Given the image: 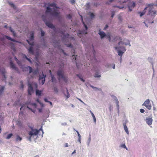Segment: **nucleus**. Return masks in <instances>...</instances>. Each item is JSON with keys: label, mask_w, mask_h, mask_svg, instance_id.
Segmentation results:
<instances>
[{"label": "nucleus", "mask_w": 157, "mask_h": 157, "mask_svg": "<svg viewBox=\"0 0 157 157\" xmlns=\"http://www.w3.org/2000/svg\"><path fill=\"white\" fill-rule=\"evenodd\" d=\"M57 10H46L45 15H42V18L45 23L46 25L48 27L54 29L55 26L50 22L47 21V19L49 18H52L53 17H59V13L57 11Z\"/></svg>", "instance_id": "nucleus-1"}, {"label": "nucleus", "mask_w": 157, "mask_h": 157, "mask_svg": "<svg viewBox=\"0 0 157 157\" xmlns=\"http://www.w3.org/2000/svg\"><path fill=\"white\" fill-rule=\"evenodd\" d=\"M29 127L31 129V131L28 132V133L29 136L27 137V138L30 141H31V138L32 137H33L34 136L37 135L40 131H42L43 134L44 133L42 128V127H41L38 130L36 129H33L32 127L29 126Z\"/></svg>", "instance_id": "nucleus-2"}, {"label": "nucleus", "mask_w": 157, "mask_h": 157, "mask_svg": "<svg viewBox=\"0 0 157 157\" xmlns=\"http://www.w3.org/2000/svg\"><path fill=\"white\" fill-rule=\"evenodd\" d=\"M57 75L59 77V80H60V78H62L65 82H68L67 78L64 75V71L63 70L58 71Z\"/></svg>", "instance_id": "nucleus-3"}, {"label": "nucleus", "mask_w": 157, "mask_h": 157, "mask_svg": "<svg viewBox=\"0 0 157 157\" xmlns=\"http://www.w3.org/2000/svg\"><path fill=\"white\" fill-rule=\"evenodd\" d=\"M44 7H46V10H52L50 7H53L54 9H58V7L57 6V4L55 2L51 3H44L43 6Z\"/></svg>", "instance_id": "nucleus-4"}, {"label": "nucleus", "mask_w": 157, "mask_h": 157, "mask_svg": "<svg viewBox=\"0 0 157 157\" xmlns=\"http://www.w3.org/2000/svg\"><path fill=\"white\" fill-rule=\"evenodd\" d=\"M142 105L145 106L149 110H150L151 109V105L149 99L146 100L142 104Z\"/></svg>", "instance_id": "nucleus-5"}, {"label": "nucleus", "mask_w": 157, "mask_h": 157, "mask_svg": "<svg viewBox=\"0 0 157 157\" xmlns=\"http://www.w3.org/2000/svg\"><path fill=\"white\" fill-rule=\"evenodd\" d=\"M21 68L22 69V71H27L29 69V73L30 74L33 72V69L30 66H28L27 67H25L24 66H22L21 67Z\"/></svg>", "instance_id": "nucleus-6"}, {"label": "nucleus", "mask_w": 157, "mask_h": 157, "mask_svg": "<svg viewBox=\"0 0 157 157\" xmlns=\"http://www.w3.org/2000/svg\"><path fill=\"white\" fill-rule=\"evenodd\" d=\"M28 94L29 95H31L32 94L33 92V87L32 86V85L29 83L28 85Z\"/></svg>", "instance_id": "nucleus-7"}, {"label": "nucleus", "mask_w": 157, "mask_h": 157, "mask_svg": "<svg viewBox=\"0 0 157 157\" xmlns=\"http://www.w3.org/2000/svg\"><path fill=\"white\" fill-rule=\"evenodd\" d=\"M11 68H13L18 73H19V71L18 68L15 66V65L13 63L12 61H11L10 62Z\"/></svg>", "instance_id": "nucleus-8"}, {"label": "nucleus", "mask_w": 157, "mask_h": 157, "mask_svg": "<svg viewBox=\"0 0 157 157\" xmlns=\"http://www.w3.org/2000/svg\"><path fill=\"white\" fill-rule=\"evenodd\" d=\"M45 77L46 75H44L43 73L42 76H40L39 77V80L40 82H41L42 85H43L45 82Z\"/></svg>", "instance_id": "nucleus-9"}, {"label": "nucleus", "mask_w": 157, "mask_h": 157, "mask_svg": "<svg viewBox=\"0 0 157 157\" xmlns=\"http://www.w3.org/2000/svg\"><path fill=\"white\" fill-rule=\"evenodd\" d=\"M147 123L149 125H151L152 122L153 120L152 118H147L146 120Z\"/></svg>", "instance_id": "nucleus-10"}, {"label": "nucleus", "mask_w": 157, "mask_h": 157, "mask_svg": "<svg viewBox=\"0 0 157 157\" xmlns=\"http://www.w3.org/2000/svg\"><path fill=\"white\" fill-rule=\"evenodd\" d=\"M98 34L100 36L101 39L103 38L106 36L105 33L103 31H101L100 30H99Z\"/></svg>", "instance_id": "nucleus-11"}, {"label": "nucleus", "mask_w": 157, "mask_h": 157, "mask_svg": "<svg viewBox=\"0 0 157 157\" xmlns=\"http://www.w3.org/2000/svg\"><path fill=\"white\" fill-rule=\"evenodd\" d=\"M148 13L149 15L154 17L156 14V10H149Z\"/></svg>", "instance_id": "nucleus-12"}, {"label": "nucleus", "mask_w": 157, "mask_h": 157, "mask_svg": "<svg viewBox=\"0 0 157 157\" xmlns=\"http://www.w3.org/2000/svg\"><path fill=\"white\" fill-rule=\"evenodd\" d=\"M126 40L127 42H123L122 41H120L118 43V45H120L121 44H125L126 45L129 44H130V42L129 40Z\"/></svg>", "instance_id": "nucleus-13"}, {"label": "nucleus", "mask_w": 157, "mask_h": 157, "mask_svg": "<svg viewBox=\"0 0 157 157\" xmlns=\"http://www.w3.org/2000/svg\"><path fill=\"white\" fill-rule=\"evenodd\" d=\"M5 38L8 39V40H11V41H13V42H17V43H18L19 42L18 41H17V40H15L14 39H12L10 37H9V36H5Z\"/></svg>", "instance_id": "nucleus-14"}, {"label": "nucleus", "mask_w": 157, "mask_h": 157, "mask_svg": "<svg viewBox=\"0 0 157 157\" xmlns=\"http://www.w3.org/2000/svg\"><path fill=\"white\" fill-rule=\"evenodd\" d=\"M42 92V90H36V95L37 96H40L41 95V94Z\"/></svg>", "instance_id": "nucleus-15"}, {"label": "nucleus", "mask_w": 157, "mask_h": 157, "mask_svg": "<svg viewBox=\"0 0 157 157\" xmlns=\"http://www.w3.org/2000/svg\"><path fill=\"white\" fill-rule=\"evenodd\" d=\"M123 125H124V128L125 131V132H126V133L127 134H128L129 132H128V128H127L126 124H123Z\"/></svg>", "instance_id": "nucleus-16"}, {"label": "nucleus", "mask_w": 157, "mask_h": 157, "mask_svg": "<svg viewBox=\"0 0 157 157\" xmlns=\"http://www.w3.org/2000/svg\"><path fill=\"white\" fill-rule=\"evenodd\" d=\"M29 53L33 54V48L32 46H30L28 49Z\"/></svg>", "instance_id": "nucleus-17"}, {"label": "nucleus", "mask_w": 157, "mask_h": 157, "mask_svg": "<svg viewBox=\"0 0 157 157\" xmlns=\"http://www.w3.org/2000/svg\"><path fill=\"white\" fill-rule=\"evenodd\" d=\"M22 140V138L20 137L19 135H17L16 140V141H21Z\"/></svg>", "instance_id": "nucleus-18"}, {"label": "nucleus", "mask_w": 157, "mask_h": 157, "mask_svg": "<svg viewBox=\"0 0 157 157\" xmlns=\"http://www.w3.org/2000/svg\"><path fill=\"white\" fill-rule=\"evenodd\" d=\"M147 8L149 9V10H152L153 9V6L151 5H149L147 7H145L144 10H146Z\"/></svg>", "instance_id": "nucleus-19"}, {"label": "nucleus", "mask_w": 157, "mask_h": 157, "mask_svg": "<svg viewBox=\"0 0 157 157\" xmlns=\"http://www.w3.org/2000/svg\"><path fill=\"white\" fill-rule=\"evenodd\" d=\"M81 16V20H82V23L84 25V26L85 28V29L86 30H87V25L85 24V23L84 22L83 20V18H82V15H80Z\"/></svg>", "instance_id": "nucleus-20"}, {"label": "nucleus", "mask_w": 157, "mask_h": 157, "mask_svg": "<svg viewBox=\"0 0 157 157\" xmlns=\"http://www.w3.org/2000/svg\"><path fill=\"white\" fill-rule=\"evenodd\" d=\"M23 57L24 58H25L27 60H28L30 63H32V62L31 59L28 58L25 55H23Z\"/></svg>", "instance_id": "nucleus-21"}, {"label": "nucleus", "mask_w": 157, "mask_h": 157, "mask_svg": "<svg viewBox=\"0 0 157 157\" xmlns=\"http://www.w3.org/2000/svg\"><path fill=\"white\" fill-rule=\"evenodd\" d=\"M88 14L90 16V18L91 19H93L95 15L93 13H91L90 12H89Z\"/></svg>", "instance_id": "nucleus-22"}, {"label": "nucleus", "mask_w": 157, "mask_h": 157, "mask_svg": "<svg viewBox=\"0 0 157 157\" xmlns=\"http://www.w3.org/2000/svg\"><path fill=\"white\" fill-rule=\"evenodd\" d=\"M33 74L34 75H36L37 74L38 72V69H36V70H34L33 71Z\"/></svg>", "instance_id": "nucleus-23"}, {"label": "nucleus", "mask_w": 157, "mask_h": 157, "mask_svg": "<svg viewBox=\"0 0 157 157\" xmlns=\"http://www.w3.org/2000/svg\"><path fill=\"white\" fill-rule=\"evenodd\" d=\"M52 81L53 82H55L56 81V79L55 78L54 75H51Z\"/></svg>", "instance_id": "nucleus-24"}, {"label": "nucleus", "mask_w": 157, "mask_h": 157, "mask_svg": "<svg viewBox=\"0 0 157 157\" xmlns=\"http://www.w3.org/2000/svg\"><path fill=\"white\" fill-rule=\"evenodd\" d=\"M5 88L4 86H2L0 89V95L2 94Z\"/></svg>", "instance_id": "nucleus-25"}, {"label": "nucleus", "mask_w": 157, "mask_h": 157, "mask_svg": "<svg viewBox=\"0 0 157 157\" xmlns=\"http://www.w3.org/2000/svg\"><path fill=\"white\" fill-rule=\"evenodd\" d=\"M10 31L13 33V36H16V33H15L14 31L13 30V29H12V28H11V27H10Z\"/></svg>", "instance_id": "nucleus-26"}, {"label": "nucleus", "mask_w": 157, "mask_h": 157, "mask_svg": "<svg viewBox=\"0 0 157 157\" xmlns=\"http://www.w3.org/2000/svg\"><path fill=\"white\" fill-rule=\"evenodd\" d=\"M30 40L32 41H33L34 40V33H32L30 34Z\"/></svg>", "instance_id": "nucleus-27"}, {"label": "nucleus", "mask_w": 157, "mask_h": 157, "mask_svg": "<svg viewBox=\"0 0 157 157\" xmlns=\"http://www.w3.org/2000/svg\"><path fill=\"white\" fill-rule=\"evenodd\" d=\"M16 62L17 64L19 65V66L21 67H22L23 65H22L21 62L20 60H18Z\"/></svg>", "instance_id": "nucleus-28"}, {"label": "nucleus", "mask_w": 157, "mask_h": 157, "mask_svg": "<svg viewBox=\"0 0 157 157\" xmlns=\"http://www.w3.org/2000/svg\"><path fill=\"white\" fill-rule=\"evenodd\" d=\"M94 77H101V75H99L98 72H96L95 74Z\"/></svg>", "instance_id": "nucleus-29"}, {"label": "nucleus", "mask_w": 157, "mask_h": 157, "mask_svg": "<svg viewBox=\"0 0 157 157\" xmlns=\"http://www.w3.org/2000/svg\"><path fill=\"white\" fill-rule=\"evenodd\" d=\"M66 89H67V95H66L65 96H66L67 98H68L70 97V94L68 91L67 89V88Z\"/></svg>", "instance_id": "nucleus-30"}, {"label": "nucleus", "mask_w": 157, "mask_h": 157, "mask_svg": "<svg viewBox=\"0 0 157 157\" xmlns=\"http://www.w3.org/2000/svg\"><path fill=\"white\" fill-rule=\"evenodd\" d=\"M117 51L119 56H122L124 52L120 50H118Z\"/></svg>", "instance_id": "nucleus-31"}, {"label": "nucleus", "mask_w": 157, "mask_h": 157, "mask_svg": "<svg viewBox=\"0 0 157 157\" xmlns=\"http://www.w3.org/2000/svg\"><path fill=\"white\" fill-rule=\"evenodd\" d=\"M73 54H72L73 55H72V57H73V59H75V60H76V56H75V51L74 50H73Z\"/></svg>", "instance_id": "nucleus-32"}, {"label": "nucleus", "mask_w": 157, "mask_h": 157, "mask_svg": "<svg viewBox=\"0 0 157 157\" xmlns=\"http://www.w3.org/2000/svg\"><path fill=\"white\" fill-rule=\"evenodd\" d=\"M77 76L78 77L80 80L83 82H85V80L80 75L78 74L77 75Z\"/></svg>", "instance_id": "nucleus-33"}, {"label": "nucleus", "mask_w": 157, "mask_h": 157, "mask_svg": "<svg viewBox=\"0 0 157 157\" xmlns=\"http://www.w3.org/2000/svg\"><path fill=\"white\" fill-rule=\"evenodd\" d=\"M13 136L12 134V133L10 134L7 135V137H6V139H9L11 137V136Z\"/></svg>", "instance_id": "nucleus-34"}, {"label": "nucleus", "mask_w": 157, "mask_h": 157, "mask_svg": "<svg viewBox=\"0 0 157 157\" xmlns=\"http://www.w3.org/2000/svg\"><path fill=\"white\" fill-rule=\"evenodd\" d=\"M74 130L77 133V134H78V138L79 137H81V136L80 135V134H79L78 132L77 131V130H75V129L74 128Z\"/></svg>", "instance_id": "nucleus-35"}, {"label": "nucleus", "mask_w": 157, "mask_h": 157, "mask_svg": "<svg viewBox=\"0 0 157 157\" xmlns=\"http://www.w3.org/2000/svg\"><path fill=\"white\" fill-rule=\"evenodd\" d=\"M121 147H123V148H124L126 149L127 150H128V149H127V147H126V146L125 144H122L121 145Z\"/></svg>", "instance_id": "nucleus-36"}, {"label": "nucleus", "mask_w": 157, "mask_h": 157, "mask_svg": "<svg viewBox=\"0 0 157 157\" xmlns=\"http://www.w3.org/2000/svg\"><path fill=\"white\" fill-rule=\"evenodd\" d=\"M91 87L93 88V89H95L96 90H98L100 91H101V88H98L97 87H95L93 86H91Z\"/></svg>", "instance_id": "nucleus-37"}, {"label": "nucleus", "mask_w": 157, "mask_h": 157, "mask_svg": "<svg viewBox=\"0 0 157 157\" xmlns=\"http://www.w3.org/2000/svg\"><path fill=\"white\" fill-rule=\"evenodd\" d=\"M33 85L34 86H35V87L36 89H37V84L36 83H33Z\"/></svg>", "instance_id": "nucleus-38"}, {"label": "nucleus", "mask_w": 157, "mask_h": 157, "mask_svg": "<svg viewBox=\"0 0 157 157\" xmlns=\"http://www.w3.org/2000/svg\"><path fill=\"white\" fill-rule=\"evenodd\" d=\"M131 7H134L136 6V4L134 2H132V3H131Z\"/></svg>", "instance_id": "nucleus-39"}, {"label": "nucleus", "mask_w": 157, "mask_h": 157, "mask_svg": "<svg viewBox=\"0 0 157 157\" xmlns=\"http://www.w3.org/2000/svg\"><path fill=\"white\" fill-rule=\"evenodd\" d=\"M67 17L69 19H71V18L72 17L71 15L70 14L67 15Z\"/></svg>", "instance_id": "nucleus-40"}, {"label": "nucleus", "mask_w": 157, "mask_h": 157, "mask_svg": "<svg viewBox=\"0 0 157 157\" xmlns=\"http://www.w3.org/2000/svg\"><path fill=\"white\" fill-rule=\"evenodd\" d=\"M20 83H21V88L22 89H23L24 87V86L23 84L22 81H21Z\"/></svg>", "instance_id": "nucleus-41"}, {"label": "nucleus", "mask_w": 157, "mask_h": 157, "mask_svg": "<svg viewBox=\"0 0 157 157\" xmlns=\"http://www.w3.org/2000/svg\"><path fill=\"white\" fill-rule=\"evenodd\" d=\"M139 13L140 14V17H141L145 14V12H142V13L140 12Z\"/></svg>", "instance_id": "nucleus-42"}, {"label": "nucleus", "mask_w": 157, "mask_h": 157, "mask_svg": "<svg viewBox=\"0 0 157 157\" xmlns=\"http://www.w3.org/2000/svg\"><path fill=\"white\" fill-rule=\"evenodd\" d=\"M44 32L42 30H41V36H44Z\"/></svg>", "instance_id": "nucleus-43"}, {"label": "nucleus", "mask_w": 157, "mask_h": 157, "mask_svg": "<svg viewBox=\"0 0 157 157\" xmlns=\"http://www.w3.org/2000/svg\"><path fill=\"white\" fill-rule=\"evenodd\" d=\"M27 41L28 43L30 45H33L34 44V43L32 42L31 43H29V41L28 40H27Z\"/></svg>", "instance_id": "nucleus-44"}, {"label": "nucleus", "mask_w": 157, "mask_h": 157, "mask_svg": "<svg viewBox=\"0 0 157 157\" xmlns=\"http://www.w3.org/2000/svg\"><path fill=\"white\" fill-rule=\"evenodd\" d=\"M140 111L141 113H144L145 112V110L144 109H140Z\"/></svg>", "instance_id": "nucleus-45"}, {"label": "nucleus", "mask_w": 157, "mask_h": 157, "mask_svg": "<svg viewBox=\"0 0 157 157\" xmlns=\"http://www.w3.org/2000/svg\"><path fill=\"white\" fill-rule=\"evenodd\" d=\"M11 44H13V46H11L12 48L14 51L15 50V48L13 44V43H11Z\"/></svg>", "instance_id": "nucleus-46"}, {"label": "nucleus", "mask_w": 157, "mask_h": 157, "mask_svg": "<svg viewBox=\"0 0 157 157\" xmlns=\"http://www.w3.org/2000/svg\"><path fill=\"white\" fill-rule=\"evenodd\" d=\"M82 34V33L81 32L79 31V33H78V36H79L80 37H81L80 35H81Z\"/></svg>", "instance_id": "nucleus-47"}, {"label": "nucleus", "mask_w": 157, "mask_h": 157, "mask_svg": "<svg viewBox=\"0 0 157 157\" xmlns=\"http://www.w3.org/2000/svg\"><path fill=\"white\" fill-rule=\"evenodd\" d=\"M90 113L92 115V116L93 117H93H95L94 114V113H93V112L91 110H90Z\"/></svg>", "instance_id": "nucleus-48"}, {"label": "nucleus", "mask_w": 157, "mask_h": 157, "mask_svg": "<svg viewBox=\"0 0 157 157\" xmlns=\"http://www.w3.org/2000/svg\"><path fill=\"white\" fill-rule=\"evenodd\" d=\"M54 90L55 92L56 93H57L58 92V89L56 87H55L54 88Z\"/></svg>", "instance_id": "nucleus-49"}, {"label": "nucleus", "mask_w": 157, "mask_h": 157, "mask_svg": "<svg viewBox=\"0 0 157 157\" xmlns=\"http://www.w3.org/2000/svg\"><path fill=\"white\" fill-rule=\"evenodd\" d=\"M116 104L117 105V106L118 107H119V101L117 100V99L116 98Z\"/></svg>", "instance_id": "nucleus-50"}, {"label": "nucleus", "mask_w": 157, "mask_h": 157, "mask_svg": "<svg viewBox=\"0 0 157 157\" xmlns=\"http://www.w3.org/2000/svg\"><path fill=\"white\" fill-rule=\"evenodd\" d=\"M70 2H71V3L72 4H74L75 3V0H71V1H70Z\"/></svg>", "instance_id": "nucleus-51"}, {"label": "nucleus", "mask_w": 157, "mask_h": 157, "mask_svg": "<svg viewBox=\"0 0 157 157\" xmlns=\"http://www.w3.org/2000/svg\"><path fill=\"white\" fill-rule=\"evenodd\" d=\"M5 70H4V71H2V74H3V76L5 78H6V77L5 75Z\"/></svg>", "instance_id": "nucleus-52"}, {"label": "nucleus", "mask_w": 157, "mask_h": 157, "mask_svg": "<svg viewBox=\"0 0 157 157\" xmlns=\"http://www.w3.org/2000/svg\"><path fill=\"white\" fill-rule=\"evenodd\" d=\"M114 14H115V12L114 11L112 12V15H111V17L112 18H113V17Z\"/></svg>", "instance_id": "nucleus-53"}, {"label": "nucleus", "mask_w": 157, "mask_h": 157, "mask_svg": "<svg viewBox=\"0 0 157 157\" xmlns=\"http://www.w3.org/2000/svg\"><path fill=\"white\" fill-rule=\"evenodd\" d=\"M32 104L33 106H34L35 107L37 106V105L36 103H32Z\"/></svg>", "instance_id": "nucleus-54"}, {"label": "nucleus", "mask_w": 157, "mask_h": 157, "mask_svg": "<svg viewBox=\"0 0 157 157\" xmlns=\"http://www.w3.org/2000/svg\"><path fill=\"white\" fill-rule=\"evenodd\" d=\"M108 27V25H106L105 26V27L104 28V30H106L107 28Z\"/></svg>", "instance_id": "nucleus-55"}, {"label": "nucleus", "mask_w": 157, "mask_h": 157, "mask_svg": "<svg viewBox=\"0 0 157 157\" xmlns=\"http://www.w3.org/2000/svg\"><path fill=\"white\" fill-rule=\"evenodd\" d=\"M44 101L46 102H49V101H48V100L46 98H45L44 99Z\"/></svg>", "instance_id": "nucleus-56"}, {"label": "nucleus", "mask_w": 157, "mask_h": 157, "mask_svg": "<svg viewBox=\"0 0 157 157\" xmlns=\"http://www.w3.org/2000/svg\"><path fill=\"white\" fill-rule=\"evenodd\" d=\"M107 37H108V39L109 40V41H110V40H111V38H110V36L109 35V36H108Z\"/></svg>", "instance_id": "nucleus-57"}, {"label": "nucleus", "mask_w": 157, "mask_h": 157, "mask_svg": "<svg viewBox=\"0 0 157 157\" xmlns=\"http://www.w3.org/2000/svg\"><path fill=\"white\" fill-rule=\"evenodd\" d=\"M68 147V144L67 143H65L64 145V147Z\"/></svg>", "instance_id": "nucleus-58"}, {"label": "nucleus", "mask_w": 157, "mask_h": 157, "mask_svg": "<svg viewBox=\"0 0 157 157\" xmlns=\"http://www.w3.org/2000/svg\"><path fill=\"white\" fill-rule=\"evenodd\" d=\"M81 137H79V138H78V140L80 143H81Z\"/></svg>", "instance_id": "nucleus-59"}, {"label": "nucleus", "mask_w": 157, "mask_h": 157, "mask_svg": "<svg viewBox=\"0 0 157 157\" xmlns=\"http://www.w3.org/2000/svg\"><path fill=\"white\" fill-rule=\"evenodd\" d=\"M69 35L68 34H67L65 36V37H68V36H69Z\"/></svg>", "instance_id": "nucleus-60"}, {"label": "nucleus", "mask_w": 157, "mask_h": 157, "mask_svg": "<svg viewBox=\"0 0 157 157\" xmlns=\"http://www.w3.org/2000/svg\"><path fill=\"white\" fill-rule=\"evenodd\" d=\"M67 46L68 47H72V45H71V44H68L67 45Z\"/></svg>", "instance_id": "nucleus-61"}, {"label": "nucleus", "mask_w": 157, "mask_h": 157, "mask_svg": "<svg viewBox=\"0 0 157 157\" xmlns=\"http://www.w3.org/2000/svg\"><path fill=\"white\" fill-rule=\"evenodd\" d=\"M93 120H94V122H95L96 121V118H95V117H93Z\"/></svg>", "instance_id": "nucleus-62"}, {"label": "nucleus", "mask_w": 157, "mask_h": 157, "mask_svg": "<svg viewBox=\"0 0 157 157\" xmlns=\"http://www.w3.org/2000/svg\"><path fill=\"white\" fill-rule=\"evenodd\" d=\"M122 49H123L124 51H126V49H125L124 47H123L122 48Z\"/></svg>", "instance_id": "nucleus-63"}, {"label": "nucleus", "mask_w": 157, "mask_h": 157, "mask_svg": "<svg viewBox=\"0 0 157 157\" xmlns=\"http://www.w3.org/2000/svg\"><path fill=\"white\" fill-rule=\"evenodd\" d=\"M76 152V150H75L72 153V154H73L74 153H75Z\"/></svg>", "instance_id": "nucleus-64"}]
</instances>
